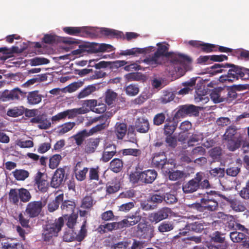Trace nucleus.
Returning a JSON list of instances; mask_svg holds the SVG:
<instances>
[{
    "label": "nucleus",
    "mask_w": 249,
    "mask_h": 249,
    "mask_svg": "<svg viewBox=\"0 0 249 249\" xmlns=\"http://www.w3.org/2000/svg\"><path fill=\"white\" fill-rule=\"evenodd\" d=\"M157 46H158V49L154 54L146 57L144 59V62L148 65L156 67L161 64V56L170 57L171 62L174 64H181L185 63L190 64L192 63L191 58L187 55L180 53L168 52L170 45L165 42L158 43Z\"/></svg>",
    "instance_id": "1"
},
{
    "label": "nucleus",
    "mask_w": 249,
    "mask_h": 249,
    "mask_svg": "<svg viewBox=\"0 0 249 249\" xmlns=\"http://www.w3.org/2000/svg\"><path fill=\"white\" fill-rule=\"evenodd\" d=\"M230 68L227 74L221 75L219 80L221 82L227 81L233 82L241 79L242 80L249 79V69L245 67H239L233 64L226 63L225 65L214 64L210 67V69L213 70L212 72L213 74L222 72L223 70L222 68Z\"/></svg>",
    "instance_id": "2"
},
{
    "label": "nucleus",
    "mask_w": 249,
    "mask_h": 249,
    "mask_svg": "<svg viewBox=\"0 0 249 249\" xmlns=\"http://www.w3.org/2000/svg\"><path fill=\"white\" fill-rule=\"evenodd\" d=\"M64 42L69 45H79V48L72 52L74 55L81 54L85 52L96 53L98 52H109L112 50L113 47L109 44L105 43L98 44L94 42H84L81 43L79 40L73 38H67Z\"/></svg>",
    "instance_id": "3"
},
{
    "label": "nucleus",
    "mask_w": 249,
    "mask_h": 249,
    "mask_svg": "<svg viewBox=\"0 0 249 249\" xmlns=\"http://www.w3.org/2000/svg\"><path fill=\"white\" fill-rule=\"evenodd\" d=\"M203 176L202 172H198L196 174L194 178L183 183L182 185L183 192L185 194L192 193L200 188L202 189L210 188V184L207 179H205L202 181Z\"/></svg>",
    "instance_id": "4"
},
{
    "label": "nucleus",
    "mask_w": 249,
    "mask_h": 249,
    "mask_svg": "<svg viewBox=\"0 0 249 249\" xmlns=\"http://www.w3.org/2000/svg\"><path fill=\"white\" fill-rule=\"evenodd\" d=\"M63 30L68 35L84 37L93 38L98 35L96 30L87 26L66 27L63 28Z\"/></svg>",
    "instance_id": "5"
},
{
    "label": "nucleus",
    "mask_w": 249,
    "mask_h": 249,
    "mask_svg": "<svg viewBox=\"0 0 249 249\" xmlns=\"http://www.w3.org/2000/svg\"><path fill=\"white\" fill-rule=\"evenodd\" d=\"M63 225L64 219L62 217L56 219L53 223L46 225L42 234L44 240L49 241L53 237L57 236Z\"/></svg>",
    "instance_id": "6"
},
{
    "label": "nucleus",
    "mask_w": 249,
    "mask_h": 249,
    "mask_svg": "<svg viewBox=\"0 0 249 249\" xmlns=\"http://www.w3.org/2000/svg\"><path fill=\"white\" fill-rule=\"evenodd\" d=\"M157 172L154 170H147L143 172H135L130 175V179L133 183L141 181L146 184L152 183L156 178Z\"/></svg>",
    "instance_id": "7"
},
{
    "label": "nucleus",
    "mask_w": 249,
    "mask_h": 249,
    "mask_svg": "<svg viewBox=\"0 0 249 249\" xmlns=\"http://www.w3.org/2000/svg\"><path fill=\"white\" fill-rule=\"evenodd\" d=\"M200 107L192 104H186L178 106L175 114V118L178 120L186 116L196 117L199 115Z\"/></svg>",
    "instance_id": "8"
},
{
    "label": "nucleus",
    "mask_w": 249,
    "mask_h": 249,
    "mask_svg": "<svg viewBox=\"0 0 249 249\" xmlns=\"http://www.w3.org/2000/svg\"><path fill=\"white\" fill-rule=\"evenodd\" d=\"M45 205L46 203L41 200L30 202L26 206L24 214H26L29 218L37 217Z\"/></svg>",
    "instance_id": "9"
},
{
    "label": "nucleus",
    "mask_w": 249,
    "mask_h": 249,
    "mask_svg": "<svg viewBox=\"0 0 249 249\" xmlns=\"http://www.w3.org/2000/svg\"><path fill=\"white\" fill-rule=\"evenodd\" d=\"M211 193L212 194H209L201 199L200 202L205 210L214 211L218 208V203L216 197L220 194H217L215 192L211 191Z\"/></svg>",
    "instance_id": "10"
},
{
    "label": "nucleus",
    "mask_w": 249,
    "mask_h": 249,
    "mask_svg": "<svg viewBox=\"0 0 249 249\" xmlns=\"http://www.w3.org/2000/svg\"><path fill=\"white\" fill-rule=\"evenodd\" d=\"M26 93L22 91L18 88H15L11 90H5L0 94V100L3 102L18 100L20 96L24 97Z\"/></svg>",
    "instance_id": "11"
},
{
    "label": "nucleus",
    "mask_w": 249,
    "mask_h": 249,
    "mask_svg": "<svg viewBox=\"0 0 249 249\" xmlns=\"http://www.w3.org/2000/svg\"><path fill=\"white\" fill-rule=\"evenodd\" d=\"M172 213V211L168 207H163L158 211L151 213L148 216L149 220L152 223L159 222L167 219Z\"/></svg>",
    "instance_id": "12"
},
{
    "label": "nucleus",
    "mask_w": 249,
    "mask_h": 249,
    "mask_svg": "<svg viewBox=\"0 0 249 249\" xmlns=\"http://www.w3.org/2000/svg\"><path fill=\"white\" fill-rule=\"evenodd\" d=\"M137 231L143 239L150 240L154 236V227L145 222H140L137 225Z\"/></svg>",
    "instance_id": "13"
},
{
    "label": "nucleus",
    "mask_w": 249,
    "mask_h": 249,
    "mask_svg": "<svg viewBox=\"0 0 249 249\" xmlns=\"http://www.w3.org/2000/svg\"><path fill=\"white\" fill-rule=\"evenodd\" d=\"M220 91V98L222 102L231 103L237 98V93L233 88L228 86L219 87Z\"/></svg>",
    "instance_id": "14"
},
{
    "label": "nucleus",
    "mask_w": 249,
    "mask_h": 249,
    "mask_svg": "<svg viewBox=\"0 0 249 249\" xmlns=\"http://www.w3.org/2000/svg\"><path fill=\"white\" fill-rule=\"evenodd\" d=\"M47 178V175L40 172H38L35 177V185H37L39 191L41 192L45 193L47 191L49 186Z\"/></svg>",
    "instance_id": "15"
},
{
    "label": "nucleus",
    "mask_w": 249,
    "mask_h": 249,
    "mask_svg": "<svg viewBox=\"0 0 249 249\" xmlns=\"http://www.w3.org/2000/svg\"><path fill=\"white\" fill-rule=\"evenodd\" d=\"M243 136L239 134L236 138L227 140V148L231 151H234L237 149L239 148L242 144H243V148L245 147L246 146H249V144L246 145Z\"/></svg>",
    "instance_id": "16"
},
{
    "label": "nucleus",
    "mask_w": 249,
    "mask_h": 249,
    "mask_svg": "<svg viewBox=\"0 0 249 249\" xmlns=\"http://www.w3.org/2000/svg\"><path fill=\"white\" fill-rule=\"evenodd\" d=\"M136 131L140 133H146L150 129V124L145 117H138L135 122Z\"/></svg>",
    "instance_id": "17"
},
{
    "label": "nucleus",
    "mask_w": 249,
    "mask_h": 249,
    "mask_svg": "<svg viewBox=\"0 0 249 249\" xmlns=\"http://www.w3.org/2000/svg\"><path fill=\"white\" fill-rule=\"evenodd\" d=\"M30 122L38 124V127L41 129H47L51 125L50 120L47 119L46 115L44 114H39L32 118Z\"/></svg>",
    "instance_id": "18"
},
{
    "label": "nucleus",
    "mask_w": 249,
    "mask_h": 249,
    "mask_svg": "<svg viewBox=\"0 0 249 249\" xmlns=\"http://www.w3.org/2000/svg\"><path fill=\"white\" fill-rule=\"evenodd\" d=\"M93 28L95 30H96L98 33V35L97 36H94V37H98L100 36V35H101L108 37H116L119 38H121L123 36V32L116 31L113 29H110L106 28Z\"/></svg>",
    "instance_id": "19"
},
{
    "label": "nucleus",
    "mask_w": 249,
    "mask_h": 249,
    "mask_svg": "<svg viewBox=\"0 0 249 249\" xmlns=\"http://www.w3.org/2000/svg\"><path fill=\"white\" fill-rule=\"evenodd\" d=\"M152 163L155 167L158 168L167 169L166 165L169 164V161L164 155V153H156L152 160Z\"/></svg>",
    "instance_id": "20"
},
{
    "label": "nucleus",
    "mask_w": 249,
    "mask_h": 249,
    "mask_svg": "<svg viewBox=\"0 0 249 249\" xmlns=\"http://www.w3.org/2000/svg\"><path fill=\"white\" fill-rule=\"evenodd\" d=\"M178 123V119L175 118H167L164 125V134L165 135H172L176 130Z\"/></svg>",
    "instance_id": "21"
},
{
    "label": "nucleus",
    "mask_w": 249,
    "mask_h": 249,
    "mask_svg": "<svg viewBox=\"0 0 249 249\" xmlns=\"http://www.w3.org/2000/svg\"><path fill=\"white\" fill-rule=\"evenodd\" d=\"M219 196L221 198L225 200L228 202V203L230 205L233 211L237 212H241L245 211V206L240 200L236 198H229L223 195H219Z\"/></svg>",
    "instance_id": "22"
},
{
    "label": "nucleus",
    "mask_w": 249,
    "mask_h": 249,
    "mask_svg": "<svg viewBox=\"0 0 249 249\" xmlns=\"http://www.w3.org/2000/svg\"><path fill=\"white\" fill-rule=\"evenodd\" d=\"M83 163L82 161H78L74 168V172L76 178L78 181H83L86 179V175L89 171L88 167L82 168Z\"/></svg>",
    "instance_id": "23"
},
{
    "label": "nucleus",
    "mask_w": 249,
    "mask_h": 249,
    "mask_svg": "<svg viewBox=\"0 0 249 249\" xmlns=\"http://www.w3.org/2000/svg\"><path fill=\"white\" fill-rule=\"evenodd\" d=\"M61 203L60 208L64 215L67 216L73 213L76 206L74 201L70 200H64L63 199V201L61 202Z\"/></svg>",
    "instance_id": "24"
},
{
    "label": "nucleus",
    "mask_w": 249,
    "mask_h": 249,
    "mask_svg": "<svg viewBox=\"0 0 249 249\" xmlns=\"http://www.w3.org/2000/svg\"><path fill=\"white\" fill-rule=\"evenodd\" d=\"M101 139L98 138H90L86 142L85 150L88 154L94 153L98 146Z\"/></svg>",
    "instance_id": "25"
},
{
    "label": "nucleus",
    "mask_w": 249,
    "mask_h": 249,
    "mask_svg": "<svg viewBox=\"0 0 249 249\" xmlns=\"http://www.w3.org/2000/svg\"><path fill=\"white\" fill-rule=\"evenodd\" d=\"M153 48V47L144 48H133L131 49L122 51L119 54L120 55H134L136 53H150Z\"/></svg>",
    "instance_id": "26"
},
{
    "label": "nucleus",
    "mask_w": 249,
    "mask_h": 249,
    "mask_svg": "<svg viewBox=\"0 0 249 249\" xmlns=\"http://www.w3.org/2000/svg\"><path fill=\"white\" fill-rule=\"evenodd\" d=\"M121 188L120 181L117 178H114L106 184L107 194L110 195L117 192Z\"/></svg>",
    "instance_id": "27"
},
{
    "label": "nucleus",
    "mask_w": 249,
    "mask_h": 249,
    "mask_svg": "<svg viewBox=\"0 0 249 249\" xmlns=\"http://www.w3.org/2000/svg\"><path fill=\"white\" fill-rule=\"evenodd\" d=\"M64 199V194L61 193L57 196L54 199L50 202L48 204V210L49 212L52 213L57 210L61 202Z\"/></svg>",
    "instance_id": "28"
},
{
    "label": "nucleus",
    "mask_w": 249,
    "mask_h": 249,
    "mask_svg": "<svg viewBox=\"0 0 249 249\" xmlns=\"http://www.w3.org/2000/svg\"><path fill=\"white\" fill-rule=\"evenodd\" d=\"M127 126L124 123H117L115 126L114 133L117 139L122 140L125 136Z\"/></svg>",
    "instance_id": "29"
},
{
    "label": "nucleus",
    "mask_w": 249,
    "mask_h": 249,
    "mask_svg": "<svg viewBox=\"0 0 249 249\" xmlns=\"http://www.w3.org/2000/svg\"><path fill=\"white\" fill-rule=\"evenodd\" d=\"M230 238L234 243L243 242L245 244L248 236L246 234L237 231H232L230 233Z\"/></svg>",
    "instance_id": "30"
},
{
    "label": "nucleus",
    "mask_w": 249,
    "mask_h": 249,
    "mask_svg": "<svg viewBox=\"0 0 249 249\" xmlns=\"http://www.w3.org/2000/svg\"><path fill=\"white\" fill-rule=\"evenodd\" d=\"M89 111V110L88 108L84 107L65 110L66 116L68 119L74 118L78 114H84Z\"/></svg>",
    "instance_id": "31"
},
{
    "label": "nucleus",
    "mask_w": 249,
    "mask_h": 249,
    "mask_svg": "<svg viewBox=\"0 0 249 249\" xmlns=\"http://www.w3.org/2000/svg\"><path fill=\"white\" fill-rule=\"evenodd\" d=\"M204 229L203 223L200 221H196L191 223H187L183 230L191 231L196 232H201Z\"/></svg>",
    "instance_id": "32"
},
{
    "label": "nucleus",
    "mask_w": 249,
    "mask_h": 249,
    "mask_svg": "<svg viewBox=\"0 0 249 249\" xmlns=\"http://www.w3.org/2000/svg\"><path fill=\"white\" fill-rule=\"evenodd\" d=\"M124 162L122 160L119 158L113 159L110 162L109 168L114 173L120 172L123 168Z\"/></svg>",
    "instance_id": "33"
},
{
    "label": "nucleus",
    "mask_w": 249,
    "mask_h": 249,
    "mask_svg": "<svg viewBox=\"0 0 249 249\" xmlns=\"http://www.w3.org/2000/svg\"><path fill=\"white\" fill-rule=\"evenodd\" d=\"M41 100L42 96L38 93L37 90L30 92L27 95L28 103L31 105L37 104Z\"/></svg>",
    "instance_id": "34"
},
{
    "label": "nucleus",
    "mask_w": 249,
    "mask_h": 249,
    "mask_svg": "<svg viewBox=\"0 0 249 249\" xmlns=\"http://www.w3.org/2000/svg\"><path fill=\"white\" fill-rule=\"evenodd\" d=\"M2 249H24L21 243L15 241L4 242L2 244Z\"/></svg>",
    "instance_id": "35"
},
{
    "label": "nucleus",
    "mask_w": 249,
    "mask_h": 249,
    "mask_svg": "<svg viewBox=\"0 0 249 249\" xmlns=\"http://www.w3.org/2000/svg\"><path fill=\"white\" fill-rule=\"evenodd\" d=\"M96 89V87L94 85L88 86L82 89L77 95V97L78 99L84 98L90 95Z\"/></svg>",
    "instance_id": "36"
},
{
    "label": "nucleus",
    "mask_w": 249,
    "mask_h": 249,
    "mask_svg": "<svg viewBox=\"0 0 249 249\" xmlns=\"http://www.w3.org/2000/svg\"><path fill=\"white\" fill-rule=\"evenodd\" d=\"M89 136H90V134L88 131L86 129H84L74 135L73 137L76 144L79 146L83 143L85 138Z\"/></svg>",
    "instance_id": "37"
},
{
    "label": "nucleus",
    "mask_w": 249,
    "mask_h": 249,
    "mask_svg": "<svg viewBox=\"0 0 249 249\" xmlns=\"http://www.w3.org/2000/svg\"><path fill=\"white\" fill-rule=\"evenodd\" d=\"M9 201L14 204L17 205L19 202V189H11L8 193Z\"/></svg>",
    "instance_id": "38"
},
{
    "label": "nucleus",
    "mask_w": 249,
    "mask_h": 249,
    "mask_svg": "<svg viewBox=\"0 0 249 249\" xmlns=\"http://www.w3.org/2000/svg\"><path fill=\"white\" fill-rule=\"evenodd\" d=\"M61 160L62 157L59 154H55L51 157L49 159V168L52 169H54L57 168Z\"/></svg>",
    "instance_id": "39"
},
{
    "label": "nucleus",
    "mask_w": 249,
    "mask_h": 249,
    "mask_svg": "<svg viewBox=\"0 0 249 249\" xmlns=\"http://www.w3.org/2000/svg\"><path fill=\"white\" fill-rule=\"evenodd\" d=\"M19 196L20 200L24 203L29 202L32 198L29 191L23 188L19 189Z\"/></svg>",
    "instance_id": "40"
},
{
    "label": "nucleus",
    "mask_w": 249,
    "mask_h": 249,
    "mask_svg": "<svg viewBox=\"0 0 249 249\" xmlns=\"http://www.w3.org/2000/svg\"><path fill=\"white\" fill-rule=\"evenodd\" d=\"M13 174L15 178L18 180H24L29 175L27 171L22 169H16Z\"/></svg>",
    "instance_id": "41"
},
{
    "label": "nucleus",
    "mask_w": 249,
    "mask_h": 249,
    "mask_svg": "<svg viewBox=\"0 0 249 249\" xmlns=\"http://www.w3.org/2000/svg\"><path fill=\"white\" fill-rule=\"evenodd\" d=\"M174 228V225L173 223L169 221H164L161 223L158 226V231L160 232H168Z\"/></svg>",
    "instance_id": "42"
},
{
    "label": "nucleus",
    "mask_w": 249,
    "mask_h": 249,
    "mask_svg": "<svg viewBox=\"0 0 249 249\" xmlns=\"http://www.w3.org/2000/svg\"><path fill=\"white\" fill-rule=\"evenodd\" d=\"M98 230L100 232L102 233L117 230L116 222L107 223L105 225H101L99 226Z\"/></svg>",
    "instance_id": "43"
},
{
    "label": "nucleus",
    "mask_w": 249,
    "mask_h": 249,
    "mask_svg": "<svg viewBox=\"0 0 249 249\" xmlns=\"http://www.w3.org/2000/svg\"><path fill=\"white\" fill-rule=\"evenodd\" d=\"M89 179L90 180L98 181L99 180V170L100 168L98 166L95 167H91L89 169Z\"/></svg>",
    "instance_id": "44"
},
{
    "label": "nucleus",
    "mask_w": 249,
    "mask_h": 249,
    "mask_svg": "<svg viewBox=\"0 0 249 249\" xmlns=\"http://www.w3.org/2000/svg\"><path fill=\"white\" fill-rule=\"evenodd\" d=\"M86 221H84L78 234H76L75 233V237L76 241L81 242L87 236V231L86 229Z\"/></svg>",
    "instance_id": "45"
},
{
    "label": "nucleus",
    "mask_w": 249,
    "mask_h": 249,
    "mask_svg": "<svg viewBox=\"0 0 249 249\" xmlns=\"http://www.w3.org/2000/svg\"><path fill=\"white\" fill-rule=\"evenodd\" d=\"M224 137L225 140H229L236 138L238 135L237 134L236 128L234 126H230L226 130Z\"/></svg>",
    "instance_id": "46"
},
{
    "label": "nucleus",
    "mask_w": 249,
    "mask_h": 249,
    "mask_svg": "<svg viewBox=\"0 0 249 249\" xmlns=\"http://www.w3.org/2000/svg\"><path fill=\"white\" fill-rule=\"evenodd\" d=\"M18 218L21 226L27 229V232H30L31 227L29 224V219L25 218L22 213H20L18 214Z\"/></svg>",
    "instance_id": "47"
},
{
    "label": "nucleus",
    "mask_w": 249,
    "mask_h": 249,
    "mask_svg": "<svg viewBox=\"0 0 249 249\" xmlns=\"http://www.w3.org/2000/svg\"><path fill=\"white\" fill-rule=\"evenodd\" d=\"M125 90L127 95L133 96L138 94L139 88L137 85L130 84L126 87Z\"/></svg>",
    "instance_id": "48"
},
{
    "label": "nucleus",
    "mask_w": 249,
    "mask_h": 249,
    "mask_svg": "<svg viewBox=\"0 0 249 249\" xmlns=\"http://www.w3.org/2000/svg\"><path fill=\"white\" fill-rule=\"evenodd\" d=\"M210 97L214 103H219L222 102V100L220 98V91L219 87L214 88L211 91Z\"/></svg>",
    "instance_id": "49"
},
{
    "label": "nucleus",
    "mask_w": 249,
    "mask_h": 249,
    "mask_svg": "<svg viewBox=\"0 0 249 249\" xmlns=\"http://www.w3.org/2000/svg\"><path fill=\"white\" fill-rule=\"evenodd\" d=\"M75 125L74 122H68L62 124L58 130V133L60 134H64L71 130Z\"/></svg>",
    "instance_id": "50"
},
{
    "label": "nucleus",
    "mask_w": 249,
    "mask_h": 249,
    "mask_svg": "<svg viewBox=\"0 0 249 249\" xmlns=\"http://www.w3.org/2000/svg\"><path fill=\"white\" fill-rule=\"evenodd\" d=\"M24 113V108L23 107H14L13 109H9L7 111V115L12 117H17L21 116Z\"/></svg>",
    "instance_id": "51"
},
{
    "label": "nucleus",
    "mask_w": 249,
    "mask_h": 249,
    "mask_svg": "<svg viewBox=\"0 0 249 249\" xmlns=\"http://www.w3.org/2000/svg\"><path fill=\"white\" fill-rule=\"evenodd\" d=\"M166 173L168 175L169 178L172 180H177L183 176L184 173L182 171L177 170L176 171H171L166 170Z\"/></svg>",
    "instance_id": "52"
},
{
    "label": "nucleus",
    "mask_w": 249,
    "mask_h": 249,
    "mask_svg": "<svg viewBox=\"0 0 249 249\" xmlns=\"http://www.w3.org/2000/svg\"><path fill=\"white\" fill-rule=\"evenodd\" d=\"M32 66H38L47 64L50 63V60L47 58L41 57H35L31 59Z\"/></svg>",
    "instance_id": "53"
},
{
    "label": "nucleus",
    "mask_w": 249,
    "mask_h": 249,
    "mask_svg": "<svg viewBox=\"0 0 249 249\" xmlns=\"http://www.w3.org/2000/svg\"><path fill=\"white\" fill-rule=\"evenodd\" d=\"M117 97V94L116 92L108 90L106 92L105 101L108 105H111L113 104Z\"/></svg>",
    "instance_id": "54"
},
{
    "label": "nucleus",
    "mask_w": 249,
    "mask_h": 249,
    "mask_svg": "<svg viewBox=\"0 0 249 249\" xmlns=\"http://www.w3.org/2000/svg\"><path fill=\"white\" fill-rule=\"evenodd\" d=\"M216 48V46L214 44L203 42H202L200 47L201 50L202 52L206 53H209L212 52H216L217 49H215Z\"/></svg>",
    "instance_id": "55"
},
{
    "label": "nucleus",
    "mask_w": 249,
    "mask_h": 249,
    "mask_svg": "<svg viewBox=\"0 0 249 249\" xmlns=\"http://www.w3.org/2000/svg\"><path fill=\"white\" fill-rule=\"evenodd\" d=\"M222 149L220 147L212 148L210 152V156L214 160L218 161L221 159Z\"/></svg>",
    "instance_id": "56"
},
{
    "label": "nucleus",
    "mask_w": 249,
    "mask_h": 249,
    "mask_svg": "<svg viewBox=\"0 0 249 249\" xmlns=\"http://www.w3.org/2000/svg\"><path fill=\"white\" fill-rule=\"evenodd\" d=\"M75 232L72 229L66 230L63 234V240L66 242H71L75 240Z\"/></svg>",
    "instance_id": "57"
},
{
    "label": "nucleus",
    "mask_w": 249,
    "mask_h": 249,
    "mask_svg": "<svg viewBox=\"0 0 249 249\" xmlns=\"http://www.w3.org/2000/svg\"><path fill=\"white\" fill-rule=\"evenodd\" d=\"M122 153L124 156L131 155L134 157L139 156L141 153V150L139 149L128 148L122 150Z\"/></svg>",
    "instance_id": "58"
},
{
    "label": "nucleus",
    "mask_w": 249,
    "mask_h": 249,
    "mask_svg": "<svg viewBox=\"0 0 249 249\" xmlns=\"http://www.w3.org/2000/svg\"><path fill=\"white\" fill-rule=\"evenodd\" d=\"M210 174L214 177L223 178L225 175V170L220 167L214 168L210 171Z\"/></svg>",
    "instance_id": "59"
},
{
    "label": "nucleus",
    "mask_w": 249,
    "mask_h": 249,
    "mask_svg": "<svg viewBox=\"0 0 249 249\" xmlns=\"http://www.w3.org/2000/svg\"><path fill=\"white\" fill-rule=\"evenodd\" d=\"M165 120V116L163 113L157 114L153 118V124L156 125L162 124Z\"/></svg>",
    "instance_id": "60"
},
{
    "label": "nucleus",
    "mask_w": 249,
    "mask_h": 249,
    "mask_svg": "<svg viewBox=\"0 0 249 249\" xmlns=\"http://www.w3.org/2000/svg\"><path fill=\"white\" fill-rule=\"evenodd\" d=\"M93 200L90 196H86L83 199L81 207L83 208H90L93 205Z\"/></svg>",
    "instance_id": "61"
},
{
    "label": "nucleus",
    "mask_w": 249,
    "mask_h": 249,
    "mask_svg": "<svg viewBox=\"0 0 249 249\" xmlns=\"http://www.w3.org/2000/svg\"><path fill=\"white\" fill-rule=\"evenodd\" d=\"M175 98V95L172 92L165 91L162 97L161 98V102L166 104L173 101Z\"/></svg>",
    "instance_id": "62"
},
{
    "label": "nucleus",
    "mask_w": 249,
    "mask_h": 249,
    "mask_svg": "<svg viewBox=\"0 0 249 249\" xmlns=\"http://www.w3.org/2000/svg\"><path fill=\"white\" fill-rule=\"evenodd\" d=\"M165 142L169 147L174 148L177 145V138L175 136L171 135H166Z\"/></svg>",
    "instance_id": "63"
},
{
    "label": "nucleus",
    "mask_w": 249,
    "mask_h": 249,
    "mask_svg": "<svg viewBox=\"0 0 249 249\" xmlns=\"http://www.w3.org/2000/svg\"><path fill=\"white\" fill-rule=\"evenodd\" d=\"M233 55H238L242 58L249 60V51L248 50L238 49L234 52Z\"/></svg>",
    "instance_id": "64"
}]
</instances>
